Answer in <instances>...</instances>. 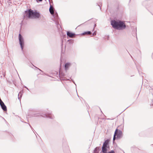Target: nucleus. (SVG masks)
Here are the masks:
<instances>
[{
    "mask_svg": "<svg viewBox=\"0 0 153 153\" xmlns=\"http://www.w3.org/2000/svg\"><path fill=\"white\" fill-rule=\"evenodd\" d=\"M40 17V13L37 10L34 11L31 9H27L25 11L23 14V19H39Z\"/></svg>",
    "mask_w": 153,
    "mask_h": 153,
    "instance_id": "1",
    "label": "nucleus"
},
{
    "mask_svg": "<svg viewBox=\"0 0 153 153\" xmlns=\"http://www.w3.org/2000/svg\"><path fill=\"white\" fill-rule=\"evenodd\" d=\"M111 24L114 29L117 30H123L126 27V25L124 22L119 20H111Z\"/></svg>",
    "mask_w": 153,
    "mask_h": 153,
    "instance_id": "2",
    "label": "nucleus"
},
{
    "mask_svg": "<svg viewBox=\"0 0 153 153\" xmlns=\"http://www.w3.org/2000/svg\"><path fill=\"white\" fill-rule=\"evenodd\" d=\"M19 40L21 48L22 50H23L25 45L24 41L22 36L20 33L19 35Z\"/></svg>",
    "mask_w": 153,
    "mask_h": 153,
    "instance_id": "3",
    "label": "nucleus"
},
{
    "mask_svg": "<svg viewBox=\"0 0 153 153\" xmlns=\"http://www.w3.org/2000/svg\"><path fill=\"white\" fill-rule=\"evenodd\" d=\"M50 7L49 9V10L51 14L53 16L54 18H57V16H58V14L56 12L54 13L53 10L54 8L52 6L51 4L50 3Z\"/></svg>",
    "mask_w": 153,
    "mask_h": 153,
    "instance_id": "4",
    "label": "nucleus"
},
{
    "mask_svg": "<svg viewBox=\"0 0 153 153\" xmlns=\"http://www.w3.org/2000/svg\"><path fill=\"white\" fill-rule=\"evenodd\" d=\"M116 130H117L116 133L117 139H119L120 138L123 136L122 131L121 130L118 129L117 128L116 129Z\"/></svg>",
    "mask_w": 153,
    "mask_h": 153,
    "instance_id": "5",
    "label": "nucleus"
},
{
    "mask_svg": "<svg viewBox=\"0 0 153 153\" xmlns=\"http://www.w3.org/2000/svg\"><path fill=\"white\" fill-rule=\"evenodd\" d=\"M54 19L53 20V21H54L55 24L56 25L57 28L58 30L60 29V28H61L60 25L59 23V16H57V18H54Z\"/></svg>",
    "mask_w": 153,
    "mask_h": 153,
    "instance_id": "6",
    "label": "nucleus"
},
{
    "mask_svg": "<svg viewBox=\"0 0 153 153\" xmlns=\"http://www.w3.org/2000/svg\"><path fill=\"white\" fill-rule=\"evenodd\" d=\"M67 36L69 37H71L72 36L75 37L76 35H78V34H76L72 32L69 31L67 32Z\"/></svg>",
    "mask_w": 153,
    "mask_h": 153,
    "instance_id": "7",
    "label": "nucleus"
},
{
    "mask_svg": "<svg viewBox=\"0 0 153 153\" xmlns=\"http://www.w3.org/2000/svg\"><path fill=\"white\" fill-rule=\"evenodd\" d=\"M71 64L70 62H66L65 64L64 67L65 71L66 72L68 70L69 67L71 66Z\"/></svg>",
    "mask_w": 153,
    "mask_h": 153,
    "instance_id": "8",
    "label": "nucleus"
},
{
    "mask_svg": "<svg viewBox=\"0 0 153 153\" xmlns=\"http://www.w3.org/2000/svg\"><path fill=\"white\" fill-rule=\"evenodd\" d=\"M109 139H107L106 140H105L102 146H104V147H109Z\"/></svg>",
    "mask_w": 153,
    "mask_h": 153,
    "instance_id": "9",
    "label": "nucleus"
},
{
    "mask_svg": "<svg viewBox=\"0 0 153 153\" xmlns=\"http://www.w3.org/2000/svg\"><path fill=\"white\" fill-rule=\"evenodd\" d=\"M1 107L3 110L4 111H7V108L6 106L4 104V103L3 102L0 104Z\"/></svg>",
    "mask_w": 153,
    "mask_h": 153,
    "instance_id": "10",
    "label": "nucleus"
},
{
    "mask_svg": "<svg viewBox=\"0 0 153 153\" xmlns=\"http://www.w3.org/2000/svg\"><path fill=\"white\" fill-rule=\"evenodd\" d=\"M45 116L51 119H53V115L51 113L46 114L45 115Z\"/></svg>",
    "mask_w": 153,
    "mask_h": 153,
    "instance_id": "11",
    "label": "nucleus"
},
{
    "mask_svg": "<svg viewBox=\"0 0 153 153\" xmlns=\"http://www.w3.org/2000/svg\"><path fill=\"white\" fill-rule=\"evenodd\" d=\"M108 147H104V146H102V148L101 151L104 153H108L107 148Z\"/></svg>",
    "mask_w": 153,
    "mask_h": 153,
    "instance_id": "12",
    "label": "nucleus"
},
{
    "mask_svg": "<svg viewBox=\"0 0 153 153\" xmlns=\"http://www.w3.org/2000/svg\"><path fill=\"white\" fill-rule=\"evenodd\" d=\"M23 93V90H22V91H21L19 93L18 95V99L19 100H20H20L22 97V94Z\"/></svg>",
    "mask_w": 153,
    "mask_h": 153,
    "instance_id": "13",
    "label": "nucleus"
},
{
    "mask_svg": "<svg viewBox=\"0 0 153 153\" xmlns=\"http://www.w3.org/2000/svg\"><path fill=\"white\" fill-rule=\"evenodd\" d=\"M100 149L99 147H97L94 150V153H99Z\"/></svg>",
    "mask_w": 153,
    "mask_h": 153,
    "instance_id": "14",
    "label": "nucleus"
},
{
    "mask_svg": "<svg viewBox=\"0 0 153 153\" xmlns=\"http://www.w3.org/2000/svg\"><path fill=\"white\" fill-rule=\"evenodd\" d=\"M65 62V58H60V66H61L63 63H64V64Z\"/></svg>",
    "mask_w": 153,
    "mask_h": 153,
    "instance_id": "15",
    "label": "nucleus"
},
{
    "mask_svg": "<svg viewBox=\"0 0 153 153\" xmlns=\"http://www.w3.org/2000/svg\"><path fill=\"white\" fill-rule=\"evenodd\" d=\"M92 33L91 32V31H87L84 32L82 33L81 35H87L90 34H91Z\"/></svg>",
    "mask_w": 153,
    "mask_h": 153,
    "instance_id": "16",
    "label": "nucleus"
},
{
    "mask_svg": "<svg viewBox=\"0 0 153 153\" xmlns=\"http://www.w3.org/2000/svg\"><path fill=\"white\" fill-rule=\"evenodd\" d=\"M59 76L60 78H62L65 76V74L64 73L59 71Z\"/></svg>",
    "mask_w": 153,
    "mask_h": 153,
    "instance_id": "17",
    "label": "nucleus"
},
{
    "mask_svg": "<svg viewBox=\"0 0 153 153\" xmlns=\"http://www.w3.org/2000/svg\"><path fill=\"white\" fill-rule=\"evenodd\" d=\"M117 131V130H115V131L114 132V137H113V143H114L115 140L116 139H117V138H116V133Z\"/></svg>",
    "mask_w": 153,
    "mask_h": 153,
    "instance_id": "18",
    "label": "nucleus"
},
{
    "mask_svg": "<svg viewBox=\"0 0 153 153\" xmlns=\"http://www.w3.org/2000/svg\"><path fill=\"white\" fill-rule=\"evenodd\" d=\"M117 131V130H115V131L114 132V137H113V143H114L115 140L116 139H117V138H116V133Z\"/></svg>",
    "mask_w": 153,
    "mask_h": 153,
    "instance_id": "19",
    "label": "nucleus"
},
{
    "mask_svg": "<svg viewBox=\"0 0 153 153\" xmlns=\"http://www.w3.org/2000/svg\"><path fill=\"white\" fill-rule=\"evenodd\" d=\"M67 41L69 42V44H71L73 43V40L72 39H70L68 40Z\"/></svg>",
    "mask_w": 153,
    "mask_h": 153,
    "instance_id": "20",
    "label": "nucleus"
},
{
    "mask_svg": "<svg viewBox=\"0 0 153 153\" xmlns=\"http://www.w3.org/2000/svg\"><path fill=\"white\" fill-rule=\"evenodd\" d=\"M108 153H115L114 151L113 150H111L108 152Z\"/></svg>",
    "mask_w": 153,
    "mask_h": 153,
    "instance_id": "21",
    "label": "nucleus"
},
{
    "mask_svg": "<svg viewBox=\"0 0 153 153\" xmlns=\"http://www.w3.org/2000/svg\"><path fill=\"white\" fill-rule=\"evenodd\" d=\"M97 5H98L100 9H101V6H100L101 4V2H100L99 3V4L97 3Z\"/></svg>",
    "mask_w": 153,
    "mask_h": 153,
    "instance_id": "22",
    "label": "nucleus"
},
{
    "mask_svg": "<svg viewBox=\"0 0 153 153\" xmlns=\"http://www.w3.org/2000/svg\"><path fill=\"white\" fill-rule=\"evenodd\" d=\"M96 32L95 31H94L92 34H91V36H95L96 35Z\"/></svg>",
    "mask_w": 153,
    "mask_h": 153,
    "instance_id": "23",
    "label": "nucleus"
},
{
    "mask_svg": "<svg viewBox=\"0 0 153 153\" xmlns=\"http://www.w3.org/2000/svg\"><path fill=\"white\" fill-rule=\"evenodd\" d=\"M33 66L34 67H35L36 68H37V69H39L40 71H41L42 72H43L41 70H40V69H39V68L36 67L34 65H33Z\"/></svg>",
    "mask_w": 153,
    "mask_h": 153,
    "instance_id": "24",
    "label": "nucleus"
},
{
    "mask_svg": "<svg viewBox=\"0 0 153 153\" xmlns=\"http://www.w3.org/2000/svg\"><path fill=\"white\" fill-rule=\"evenodd\" d=\"M43 0H36V1L37 2H39L42 1Z\"/></svg>",
    "mask_w": 153,
    "mask_h": 153,
    "instance_id": "25",
    "label": "nucleus"
},
{
    "mask_svg": "<svg viewBox=\"0 0 153 153\" xmlns=\"http://www.w3.org/2000/svg\"><path fill=\"white\" fill-rule=\"evenodd\" d=\"M152 104H151V106H152L153 107V99L152 100Z\"/></svg>",
    "mask_w": 153,
    "mask_h": 153,
    "instance_id": "26",
    "label": "nucleus"
},
{
    "mask_svg": "<svg viewBox=\"0 0 153 153\" xmlns=\"http://www.w3.org/2000/svg\"><path fill=\"white\" fill-rule=\"evenodd\" d=\"M137 70H138V72H139V74H140H140H141H141H143L142 72H141V73H140V71H139V70L138 69V68H137Z\"/></svg>",
    "mask_w": 153,
    "mask_h": 153,
    "instance_id": "27",
    "label": "nucleus"
},
{
    "mask_svg": "<svg viewBox=\"0 0 153 153\" xmlns=\"http://www.w3.org/2000/svg\"><path fill=\"white\" fill-rule=\"evenodd\" d=\"M37 114H33V116H38V115H37Z\"/></svg>",
    "mask_w": 153,
    "mask_h": 153,
    "instance_id": "28",
    "label": "nucleus"
},
{
    "mask_svg": "<svg viewBox=\"0 0 153 153\" xmlns=\"http://www.w3.org/2000/svg\"><path fill=\"white\" fill-rule=\"evenodd\" d=\"M24 87L25 88H26L29 91L28 88L25 86H24Z\"/></svg>",
    "mask_w": 153,
    "mask_h": 153,
    "instance_id": "29",
    "label": "nucleus"
},
{
    "mask_svg": "<svg viewBox=\"0 0 153 153\" xmlns=\"http://www.w3.org/2000/svg\"><path fill=\"white\" fill-rule=\"evenodd\" d=\"M72 82H73V83H74V84H75V85L76 86V83H75V82L73 80H72Z\"/></svg>",
    "mask_w": 153,
    "mask_h": 153,
    "instance_id": "30",
    "label": "nucleus"
},
{
    "mask_svg": "<svg viewBox=\"0 0 153 153\" xmlns=\"http://www.w3.org/2000/svg\"><path fill=\"white\" fill-rule=\"evenodd\" d=\"M96 26V24H95L94 25V28L93 29V30L94 29V28Z\"/></svg>",
    "mask_w": 153,
    "mask_h": 153,
    "instance_id": "31",
    "label": "nucleus"
},
{
    "mask_svg": "<svg viewBox=\"0 0 153 153\" xmlns=\"http://www.w3.org/2000/svg\"><path fill=\"white\" fill-rule=\"evenodd\" d=\"M29 125L30 126V127L31 128V129H33V128L31 127V126H30V124H29Z\"/></svg>",
    "mask_w": 153,
    "mask_h": 153,
    "instance_id": "32",
    "label": "nucleus"
},
{
    "mask_svg": "<svg viewBox=\"0 0 153 153\" xmlns=\"http://www.w3.org/2000/svg\"><path fill=\"white\" fill-rule=\"evenodd\" d=\"M21 121L22 122H24V123H27L24 122V121H23L21 120Z\"/></svg>",
    "mask_w": 153,
    "mask_h": 153,
    "instance_id": "33",
    "label": "nucleus"
},
{
    "mask_svg": "<svg viewBox=\"0 0 153 153\" xmlns=\"http://www.w3.org/2000/svg\"><path fill=\"white\" fill-rule=\"evenodd\" d=\"M132 60H133V61H134V59H133V58H132Z\"/></svg>",
    "mask_w": 153,
    "mask_h": 153,
    "instance_id": "34",
    "label": "nucleus"
},
{
    "mask_svg": "<svg viewBox=\"0 0 153 153\" xmlns=\"http://www.w3.org/2000/svg\"><path fill=\"white\" fill-rule=\"evenodd\" d=\"M77 96H78V97H79V96H78V95L77 94Z\"/></svg>",
    "mask_w": 153,
    "mask_h": 153,
    "instance_id": "35",
    "label": "nucleus"
},
{
    "mask_svg": "<svg viewBox=\"0 0 153 153\" xmlns=\"http://www.w3.org/2000/svg\"><path fill=\"white\" fill-rule=\"evenodd\" d=\"M32 65H33V64H32Z\"/></svg>",
    "mask_w": 153,
    "mask_h": 153,
    "instance_id": "36",
    "label": "nucleus"
},
{
    "mask_svg": "<svg viewBox=\"0 0 153 153\" xmlns=\"http://www.w3.org/2000/svg\"><path fill=\"white\" fill-rule=\"evenodd\" d=\"M49 0V1L50 2L49 0Z\"/></svg>",
    "mask_w": 153,
    "mask_h": 153,
    "instance_id": "37",
    "label": "nucleus"
},
{
    "mask_svg": "<svg viewBox=\"0 0 153 153\" xmlns=\"http://www.w3.org/2000/svg\"><path fill=\"white\" fill-rule=\"evenodd\" d=\"M152 145H153V144H152Z\"/></svg>",
    "mask_w": 153,
    "mask_h": 153,
    "instance_id": "38",
    "label": "nucleus"
},
{
    "mask_svg": "<svg viewBox=\"0 0 153 153\" xmlns=\"http://www.w3.org/2000/svg\"><path fill=\"white\" fill-rule=\"evenodd\" d=\"M94 153V152L93 153Z\"/></svg>",
    "mask_w": 153,
    "mask_h": 153,
    "instance_id": "39",
    "label": "nucleus"
}]
</instances>
